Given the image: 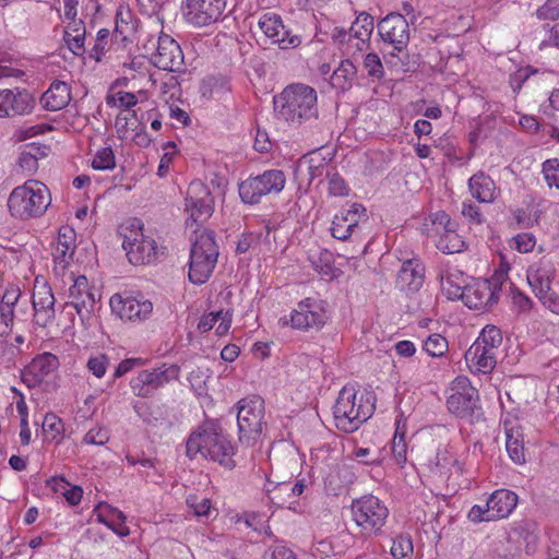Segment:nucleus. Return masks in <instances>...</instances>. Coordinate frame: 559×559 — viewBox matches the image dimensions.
Masks as SVG:
<instances>
[{"label": "nucleus", "instance_id": "cd10ccee", "mask_svg": "<svg viewBox=\"0 0 559 559\" xmlns=\"http://www.w3.org/2000/svg\"><path fill=\"white\" fill-rule=\"evenodd\" d=\"M264 401L259 395L247 399V439L257 441L262 435L264 423Z\"/></svg>", "mask_w": 559, "mask_h": 559}, {"label": "nucleus", "instance_id": "e2e57ef3", "mask_svg": "<svg viewBox=\"0 0 559 559\" xmlns=\"http://www.w3.org/2000/svg\"><path fill=\"white\" fill-rule=\"evenodd\" d=\"M467 518L473 523L495 521L491 515L490 509L487 508V501L485 504H475L469 510Z\"/></svg>", "mask_w": 559, "mask_h": 559}, {"label": "nucleus", "instance_id": "c03bdc74", "mask_svg": "<svg viewBox=\"0 0 559 559\" xmlns=\"http://www.w3.org/2000/svg\"><path fill=\"white\" fill-rule=\"evenodd\" d=\"M258 28L273 41L278 36V32L285 35L283 22L277 14H264L258 21Z\"/></svg>", "mask_w": 559, "mask_h": 559}, {"label": "nucleus", "instance_id": "39448f33", "mask_svg": "<svg viewBox=\"0 0 559 559\" xmlns=\"http://www.w3.org/2000/svg\"><path fill=\"white\" fill-rule=\"evenodd\" d=\"M373 405L362 396L357 397V391L352 385L344 386L333 407L335 425L344 432L357 430L362 423L371 417Z\"/></svg>", "mask_w": 559, "mask_h": 559}, {"label": "nucleus", "instance_id": "6e6552de", "mask_svg": "<svg viewBox=\"0 0 559 559\" xmlns=\"http://www.w3.org/2000/svg\"><path fill=\"white\" fill-rule=\"evenodd\" d=\"M179 372L180 368L177 365L166 364L151 370H142L131 379L130 388L134 395L148 397L171 380L178 379Z\"/></svg>", "mask_w": 559, "mask_h": 559}, {"label": "nucleus", "instance_id": "ea45409f", "mask_svg": "<svg viewBox=\"0 0 559 559\" xmlns=\"http://www.w3.org/2000/svg\"><path fill=\"white\" fill-rule=\"evenodd\" d=\"M473 344L479 345L498 356L499 347L502 344L501 331L495 325H486Z\"/></svg>", "mask_w": 559, "mask_h": 559}, {"label": "nucleus", "instance_id": "58836bf2", "mask_svg": "<svg viewBox=\"0 0 559 559\" xmlns=\"http://www.w3.org/2000/svg\"><path fill=\"white\" fill-rule=\"evenodd\" d=\"M373 31V17L367 12H360L349 28V36L366 44Z\"/></svg>", "mask_w": 559, "mask_h": 559}, {"label": "nucleus", "instance_id": "bb28decb", "mask_svg": "<svg viewBox=\"0 0 559 559\" xmlns=\"http://www.w3.org/2000/svg\"><path fill=\"white\" fill-rule=\"evenodd\" d=\"M396 283L402 290L416 292L424 283V267L416 259L406 260L399 273Z\"/></svg>", "mask_w": 559, "mask_h": 559}, {"label": "nucleus", "instance_id": "49530a36", "mask_svg": "<svg viewBox=\"0 0 559 559\" xmlns=\"http://www.w3.org/2000/svg\"><path fill=\"white\" fill-rule=\"evenodd\" d=\"M449 348V344L445 337L440 334H431L424 343L425 352L431 357L443 356Z\"/></svg>", "mask_w": 559, "mask_h": 559}, {"label": "nucleus", "instance_id": "aec40b11", "mask_svg": "<svg viewBox=\"0 0 559 559\" xmlns=\"http://www.w3.org/2000/svg\"><path fill=\"white\" fill-rule=\"evenodd\" d=\"M559 253L550 251L527 269V282L534 294H545L551 287L556 275L555 262Z\"/></svg>", "mask_w": 559, "mask_h": 559}, {"label": "nucleus", "instance_id": "dca6fc26", "mask_svg": "<svg viewBox=\"0 0 559 559\" xmlns=\"http://www.w3.org/2000/svg\"><path fill=\"white\" fill-rule=\"evenodd\" d=\"M286 178L282 170L271 169L247 180V203L257 204L263 195L280 193L285 187Z\"/></svg>", "mask_w": 559, "mask_h": 559}, {"label": "nucleus", "instance_id": "4d7b16f0", "mask_svg": "<svg viewBox=\"0 0 559 559\" xmlns=\"http://www.w3.org/2000/svg\"><path fill=\"white\" fill-rule=\"evenodd\" d=\"M63 39L68 48L75 55L82 56L85 52L84 40L85 34H72L70 31H64Z\"/></svg>", "mask_w": 559, "mask_h": 559}, {"label": "nucleus", "instance_id": "2eb2a0df", "mask_svg": "<svg viewBox=\"0 0 559 559\" xmlns=\"http://www.w3.org/2000/svg\"><path fill=\"white\" fill-rule=\"evenodd\" d=\"M35 105V97L26 88L14 87L0 91V118L29 115Z\"/></svg>", "mask_w": 559, "mask_h": 559}, {"label": "nucleus", "instance_id": "6e6d98bb", "mask_svg": "<svg viewBox=\"0 0 559 559\" xmlns=\"http://www.w3.org/2000/svg\"><path fill=\"white\" fill-rule=\"evenodd\" d=\"M354 455L360 463L367 465L380 464L382 461L381 451L378 449L357 448Z\"/></svg>", "mask_w": 559, "mask_h": 559}, {"label": "nucleus", "instance_id": "9b49d317", "mask_svg": "<svg viewBox=\"0 0 559 559\" xmlns=\"http://www.w3.org/2000/svg\"><path fill=\"white\" fill-rule=\"evenodd\" d=\"M378 33L384 43L393 46L390 55L394 58L409 41V25L404 15L390 13L378 23Z\"/></svg>", "mask_w": 559, "mask_h": 559}, {"label": "nucleus", "instance_id": "9d476101", "mask_svg": "<svg viewBox=\"0 0 559 559\" xmlns=\"http://www.w3.org/2000/svg\"><path fill=\"white\" fill-rule=\"evenodd\" d=\"M478 401V394L466 377L455 378L450 386V395L447 400L448 409L459 416L472 415Z\"/></svg>", "mask_w": 559, "mask_h": 559}, {"label": "nucleus", "instance_id": "052dcab7", "mask_svg": "<svg viewBox=\"0 0 559 559\" xmlns=\"http://www.w3.org/2000/svg\"><path fill=\"white\" fill-rule=\"evenodd\" d=\"M545 180L549 187L555 186L559 189V163L557 159H548L543 164Z\"/></svg>", "mask_w": 559, "mask_h": 559}, {"label": "nucleus", "instance_id": "a878e982", "mask_svg": "<svg viewBox=\"0 0 559 559\" xmlns=\"http://www.w3.org/2000/svg\"><path fill=\"white\" fill-rule=\"evenodd\" d=\"M59 366L57 356L50 353L41 354L35 357L28 365L24 373V381L27 384L36 385L44 381V379L53 372Z\"/></svg>", "mask_w": 559, "mask_h": 559}, {"label": "nucleus", "instance_id": "423d86ee", "mask_svg": "<svg viewBox=\"0 0 559 559\" xmlns=\"http://www.w3.org/2000/svg\"><path fill=\"white\" fill-rule=\"evenodd\" d=\"M186 211L189 217L186 226L193 235L200 234L205 227L203 224L212 216L214 200L211 191L201 180H193L187 191Z\"/></svg>", "mask_w": 559, "mask_h": 559}, {"label": "nucleus", "instance_id": "774afa93", "mask_svg": "<svg viewBox=\"0 0 559 559\" xmlns=\"http://www.w3.org/2000/svg\"><path fill=\"white\" fill-rule=\"evenodd\" d=\"M535 296L543 302L545 307H547L551 312L559 314V297L549 287L548 292L545 294H535Z\"/></svg>", "mask_w": 559, "mask_h": 559}, {"label": "nucleus", "instance_id": "603ef678", "mask_svg": "<svg viewBox=\"0 0 559 559\" xmlns=\"http://www.w3.org/2000/svg\"><path fill=\"white\" fill-rule=\"evenodd\" d=\"M106 103L108 106H120L130 109L138 104V97L133 93L117 92L116 94L107 95Z\"/></svg>", "mask_w": 559, "mask_h": 559}, {"label": "nucleus", "instance_id": "6ab92c4d", "mask_svg": "<svg viewBox=\"0 0 559 559\" xmlns=\"http://www.w3.org/2000/svg\"><path fill=\"white\" fill-rule=\"evenodd\" d=\"M55 295L51 287L45 280H35L32 305L34 310V323L46 328L55 320Z\"/></svg>", "mask_w": 559, "mask_h": 559}, {"label": "nucleus", "instance_id": "f257e3e1", "mask_svg": "<svg viewBox=\"0 0 559 559\" xmlns=\"http://www.w3.org/2000/svg\"><path fill=\"white\" fill-rule=\"evenodd\" d=\"M198 454L228 468L235 466L234 447L216 420H206L198 431L190 435L187 441V455L194 459Z\"/></svg>", "mask_w": 559, "mask_h": 559}, {"label": "nucleus", "instance_id": "680f3d73", "mask_svg": "<svg viewBox=\"0 0 559 559\" xmlns=\"http://www.w3.org/2000/svg\"><path fill=\"white\" fill-rule=\"evenodd\" d=\"M109 440V432L106 428L97 427L90 429L83 438L87 444L104 445Z\"/></svg>", "mask_w": 559, "mask_h": 559}, {"label": "nucleus", "instance_id": "393cba45", "mask_svg": "<svg viewBox=\"0 0 559 559\" xmlns=\"http://www.w3.org/2000/svg\"><path fill=\"white\" fill-rule=\"evenodd\" d=\"M503 428L506 432V449L510 459L515 464H524L525 452L522 426L516 418H506L503 420Z\"/></svg>", "mask_w": 559, "mask_h": 559}, {"label": "nucleus", "instance_id": "37998d69", "mask_svg": "<svg viewBox=\"0 0 559 559\" xmlns=\"http://www.w3.org/2000/svg\"><path fill=\"white\" fill-rule=\"evenodd\" d=\"M436 247L443 253L451 254L460 252L464 247V241L461 236L456 233V228L448 229L445 235L440 236L436 240Z\"/></svg>", "mask_w": 559, "mask_h": 559}, {"label": "nucleus", "instance_id": "69168bd1", "mask_svg": "<svg viewBox=\"0 0 559 559\" xmlns=\"http://www.w3.org/2000/svg\"><path fill=\"white\" fill-rule=\"evenodd\" d=\"M109 37V31L107 28H102L97 32V37L94 44V47L91 51V57L96 61H100L103 55L106 50L107 39Z\"/></svg>", "mask_w": 559, "mask_h": 559}, {"label": "nucleus", "instance_id": "2f4dec72", "mask_svg": "<svg viewBox=\"0 0 559 559\" xmlns=\"http://www.w3.org/2000/svg\"><path fill=\"white\" fill-rule=\"evenodd\" d=\"M518 496L508 489L496 490L487 499V508L490 509L493 520L507 518L516 507Z\"/></svg>", "mask_w": 559, "mask_h": 559}, {"label": "nucleus", "instance_id": "b1692460", "mask_svg": "<svg viewBox=\"0 0 559 559\" xmlns=\"http://www.w3.org/2000/svg\"><path fill=\"white\" fill-rule=\"evenodd\" d=\"M499 300L498 292L489 281H478L465 286L463 302L469 309L488 310Z\"/></svg>", "mask_w": 559, "mask_h": 559}, {"label": "nucleus", "instance_id": "412c9836", "mask_svg": "<svg viewBox=\"0 0 559 559\" xmlns=\"http://www.w3.org/2000/svg\"><path fill=\"white\" fill-rule=\"evenodd\" d=\"M109 305L112 312L124 321H143L153 311V304L150 300L131 296L123 297L120 294L111 296Z\"/></svg>", "mask_w": 559, "mask_h": 559}, {"label": "nucleus", "instance_id": "0e129e2a", "mask_svg": "<svg viewBox=\"0 0 559 559\" xmlns=\"http://www.w3.org/2000/svg\"><path fill=\"white\" fill-rule=\"evenodd\" d=\"M536 14L540 20H558L559 0H546V2L537 10Z\"/></svg>", "mask_w": 559, "mask_h": 559}, {"label": "nucleus", "instance_id": "c9c22d12", "mask_svg": "<svg viewBox=\"0 0 559 559\" xmlns=\"http://www.w3.org/2000/svg\"><path fill=\"white\" fill-rule=\"evenodd\" d=\"M48 147L31 143L25 145L19 157V166L26 173L32 174L38 168V159L47 156Z\"/></svg>", "mask_w": 559, "mask_h": 559}, {"label": "nucleus", "instance_id": "7c9ffc66", "mask_svg": "<svg viewBox=\"0 0 559 559\" xmlns=\"http://www.w3.org/2000/svg\"><path fill=\"white\" fill-rule=\"evenodd\" d=\"M95 512L97 520L120 537H126L130 534L129 528L124 525L126 515L122 511L105 502H100L95 508Z\"/></svg>", "mask_w": 559, "mask_h": 559}, {"label": "nucleus", "instance_id": "f704fd0d", "mask_svg": "<svg viewBox=\"0 0 559 559\" xmlns=\"http://www.w3.org/2000/svg\"><path fill=\"white\" fill-rule=\"evenodd\" d=\"M356 74L355 64L349 59H345L333 71L330 83L335 88L346 91L352 87Z\"/></svg>", "mask_w": 559, "mask_h": 559}, {"label": "nucleus", "instance_id": "f03ea898", "mask_svg": "<svg viewBox=\"0 0 559 559\" xmlns=\"http://www.w3.org/2000/svg\"><path fill=\"white\" fill-rule=\"evenodd\" d=\"M274 107L282 119L300 126L318 118L317 91L304 83H293L274 97Z\"/></svg>", "mask_w": 559, "mask_h": 559}, {"label": "nucleus", "instance_id": "20e7f679", "mask_svg": "<svg viewBox=\"0 0 559 559\" xmlns=\"http://www.w3.org/2000/svg\"><path fill=\"white\" fill-rule=\"evenodd\" d=\"M218 246L215 234L204 228L200 234L191 237L190 261L188 276L197 285L205 283L212 275L217 263Z\"/></svg>", "mask_w": 559, "mask_h": 559}, {"label": "nucleus", "instance_id": "a18cd8bd", "mask_svg": "<svg viewBox=\"0 0 559 559\" xmlns=\"http://www.w3.org/2000/svg\"><path fill=\"white\" fill-rule=\"evenodd\" d=\"M542 111L545 116L549 118L557 119L559 117V90H554L549 97L547 103H544L542 105ZM551 138L555 139L559 143V127H552L551 128Z\"/></svg>", "mask_w": 559, "mask_h": 559}, {"label": "nucleus", "instance_id": "1a4fd4ad", "mask_svg": "<svg viewBox=\"0 0 559 559\" xmlns=\"http://www.w3.org/2000/svg\"><path fill=\"white\" fill-rule=\"evenodd\" d=\"M122 247L130 263L134 265L153 263L158 254L156 240L144 235L142 227L138 230H130L128 235H124Z\"/></svg>", "mask_w": 559, "mask_h": 559}, {"label": "nucleus", "instance_id": "79ce46f5", "mask_svg": "<svg viewBox=\"0 0 559 559\" xmlns=\"http://www.w3.org/2000/svg\"><path fill=\"white\" fill-rule=\"evenodd\" d=\"M48 484L52 487L55 491H60L70 504L76 506L80 503L83 495V490L81 487L73 486L70 489H67L69 483L61 476L52 477L48 481Z\"/></svg>", "mask_w": 559, "mask_h": 559}, {"label": "nucleus", "instance_id": "13d9d810", "mask_svg": "<svg viewBox=\"0 0 559 559\" xmlns=\"http://www.w3.org/2000/svg\"><path fill=\"white\" fill-rule=\"evenodd\" d=\"M86 367L96 378H103L108 367V357L105 354L92 356L88 358Z\"/></svg>", "mask_w": 559, "mask_h": 559}, {"label": "nucleus", "instance_id": "8fccbe9b", "mask_svg": "<svg viewBox=\"0 0 559 559\" xmlns=\"http://www.w3.org/2000/svg\"><path fill=\"white\" fill-rule=\"evenodd\" d=\"M329 181V193L333 197H344L348 194V188L344 179L340 176V174L333 168L332 170L326 171V177Z\"/></svg>", "mask_w": 559, "mask_h": 559}, {"label": "nucleus", "instance_id": "5fc2aeb1", "mask_svg": "<svg viewBox=\"0 0 559 559\" xmlns=\"http://www.w3.org/2000/svg\"><path fill=\"white\" fill-rule=\"evenodd\" d=\"M453 275L448 274L443 276L441 280V287L443 293L448 296L449 299H462L465 295V286H461L455 284L453 281Z\"/></svg>", "mask_w": 559, "mask_h": 559}, {"label": "nucleus", "instance_id": "4c0bfd02", "mask_svg": "<svg viewBox=\"0 0 559 559\" xmlns=\"http://www.w3.org/2000/svg\"><path fill=\"white\" fill-rule=\"evenodd\" d=\"M429 219L431 225L430 227L427 225L426 230L427 235L433 238L435 241L439 239L440 236L445 235L448 229L457 227V224L453 222L444 211L432 213Z\"/></svg>", "mask_w": 559, "mask_h": 559}, {"label": "nucleus", "instance_id": "e433bc0d", "mask_svg": "<svg viewBox=\"0 0 559 559\" xmlns=\"http://www.w3.org/2000/svg\"><path fill=\"white\" fill-rule=\"evenodd\" d=\"M221 321L216 326V334L224 335L228 332L230 328V318L228 312L223 313V311L210 312L201 317L198 323V330L201 333H205L214 328V325Z\"/></svg>", "mask_w": 559, "mask_h": 559}, {"label": "nucleus", "instance_id": "c756f323", "mask_svg": "<svg viewBox=\"0 0 559 559\" xmlns=\"http://www.w3.org/2000/svg\"><path fill=\"white\" fill-rule=\"evenodd\" d=\"M71 100L70 87L66 82L55 80L41 95L40 105L49 111L64 108Z\"/></svg>", "mask_w": 559, "mask_h": 559}, {"label": "nucleus", "instance_id": "5701e85b", "mask_svg": "<svg viewBox=\"0 0 559 559\" xmlns=\"http://www.w3.org/2000/svg\"><path fill=\"white\" fill-rule=\"evenodd\" d=\"M362 217H366V209L358 203L350 204L349 209H344L335 215L331 227L332 236L340 240H347L359 228Z\"/></svg>", "mask_w": 559, "mask_h": 559}, {"label": "nucleus", "instance_id": "09e8293b", "mask_svg": "<svg viewBox=\"0 0 559 559\" xmlns=\"http://www.w3.org/2000/svg\"><path fill=\"white\" fill-rule=\"evenodd\" d=\"M92 166L94 169H97V170L114 169L116 166V158H115L112 148L111 147L100 148L96 153V155L92 162Z\"/></svg>", "mask_w": 559, "mask_h": 559}, {"label": "nucleus", "instance_id": "f3484780", "mask_svg": "<svg viewBox=\"0 0 559 559\" xmlns=\"http://www.w3.org/2000/svg\"><path fill=\"white\" fill-rule=\"evenodd\" d=\"M326 321L325 311L320 301L306 298L298 302L290 313V323L294 329L310 331L320 330Z\"/></svg>", "mask_w": 559, "mask_h": 559}, {"label": "nucleus", "instance_id": "4468645a", "mask_svg": "<svg viewBox=\"0 0 559 559\" xmlns=\"http://www.w3.org/2000/svg\"><path fill=\"white\" fill-rule=\"evenodd\" d=\"M226 8V0H186L185 17L191 25L203 27L216 23Z\"/></svg>", "mask_w": 559, "mask_h": 559}, {"label": "nucleus", "instance_id": "de8ad7c7", "mask_svg": "<svg viewBox=\"0 0 559 559\" xmlns=\"http://www.w3.org/2000/svg\"><path fill=\"white\" fill-rule=\"evenodd\" d=\"M391 555L395 559H411L413 555V542L409 536H397L391 547Z\"/></svg>", "mask_w": 559, "mask_h": 559}, {"label": "nucleus", "instance_id": "4be33fe9", "mask_svg": "<svg viewBox=\"0 0 559 559\" xmlns=\"http://www.w3.org/2000/svg\"><path fill=\"white\" fill-rule=\"evenodd\" d=\"M21 298V289L13 283L0 282V337H8L13 329L15 307Z\"/></svg>", "mask_w": 559, "mask_h": 559}, {"label": "nucleus", "instance_id": "c85d7f7f", "mask_svg": "<svg viewBox=\"0 0 559 559\" xmlns=\"http://www.w3.org/2000/svg\"><path fill=\"white\" fill-rule=\"evenodd\" d=\"M75 234L74 230L68 227L60 228L55 248L52 252L53 261L61 269L68 267L71 263L75 250Z\"/></svg>", "mask_w": 559, "mask_h": 559}, {"label": "nucleus", "instance_id": "7ed1b4c3", "mask_svg": "<svg viewBox=\"0 0 559 559\" xmlns=\"http://www.w3.org/2000/svg\"><path fill=\"white\" fill-rule=\"evenodd\" d=\"M50 203L49 189L43 182L33 179L14 188L8 199L10 214L19 219L43 216Z\"/></svg>", "mask_w": 559, "mask_h": 559}, {"label": "nucleus", "instance_id": "473e14b6", "mask_svg": "<svg viewBox=\"0 0 559 559\" xmlns=\"http://www.w3.org/2000/svg\"><path fill=\"white\" fill-rule=\"evenodd\" d=\"M472 195L481 203H492L497 195L495 181L486 174L479 171L468 180Z\"/></svg>", "mask_w": 559, "mask_h": 559}, {"label": "nucleus", "instance_id": "864d4df0", "mask_svg": "<svg viewBox=\"0 0 559 559\" xmlns=\"http://www.w3.org/2000/svg\"><path fill=\"white\" fill-rule=\"evenodd\" d=\"M364 69L372 79L380 80L384 75L383 64L380 57L374 52H369L364 59Z\"/></svg>", "mask_w": 559, "mask_h": 559}, {"label": "nucleus", "instance_id": "3c124183", "mask_svg": "<svg viewBox=\"0 0 559 559\" xmlns=\"http://www.w3.org/2000/svg\"><path fill=\"white\" fill-rule=\"evenodd\" d=\"M43 430L50 435L51 440H60L63 432V424L57 415L48 413L43 420Z\"/></svg>", "mask_w": 559, "mask_h": 559}, {"label": "nucleus", "instance_id": "0eeeda50", "mask_svg": "<svg viewBox=\"0 0 559 559\" xmlns=\"http://www.w3.org/2000/svg\"><path fill=\"white\" fill-rule=\"evenodd\" d=\"M353 519L368 534H379L384 526L389 510L374 496H364L352 504Z\"/></svg>", "mask_w": 559, "mask_h": 559}, {"label": "nucleus", "instance_id": "a19ab883", "mask_svg": "<svg viewBox=\"0 0 559 559\" xmlns=\"http://www.w3.org/2000/svg\"><path fill=\"white\" fill-rule=\"evenodd\" d=\"M305 163H307V169L310 182L317 178L326 177V171L332 170V167L328 159L317 151L310 153L308 156H304Z\"/></svg>", "mask_w": 559, "mask_h": 559}, {"label": "nucleus", "instance_id": "bf43d9fd", "mask_svg": "<svg viewBox=\"0 0 559 559\" xmlns=\"http://www.w3.org/2000/svg\"><path fill=\"white\" fill-rule=\"evenodd\" d=\"M513 247L521 253L531 252L535 245L536 239L531 233H521L512 238Z\"/></svg>", "mask_w": 559, "mask_h": 559}, {"label": "nucleus", "instance_id": "338daca9", "mask_svg": "<svg viewBox=\"0 0 559 559\" xmlns=\"http://www.w3.org/2000/svg\"><path fill=\"white\" fill-rule=\"evenodd\" d=\"M284 34L278 32L274 43H278L283 49L295 48L300 45L301 39L298 35L292 34L289 29L284 26Z\"/></svg>", "mask_w": 559, "mask_h": 559}, {"label": "nucleus", "instance_id": "72a5a7b5", "mask_svg": "<svg viewBox=\"0 0 559 559\" xmlns=\"http://www.w3.org/2000/svg\"><path fill=\"white\" fill-rule=\"evenodd\" d=\"M498 356L479 345H472L465 353L469 368L481 373H489L496 367Z\"/></svg>", "mask_w": 559, "mask_h": 559}, {"label": "nucleus", "instance_id": "f8f14e48", "mask_svg": "<svg viewBox=\"0 0 559 559\" xmlns=\"http://www.w3.org/2000/svg\"><path fill=\"white\" fill-rule=\"evenodd\" d=\"M278 471L280 466L272 467L265 490L274 504L283 507L293 497L290 479L297 471V460L294 451H290L287 456L286 474L281 477Z\"/></svg>", "mask_w": 559, "mask_h": 559}, {"label": "nucleus", "instance_id": "ddd939ff", "mask_svg": "<svg viewBox=\"0 0 559 559\" xmlns=\"http://www.w3.org/2000/svg\"><path fill=\"white\" fill-rule=\"evenodd\" d=\"M68 298L69 300L66 306H71L75 309L82 324H90L97 299L95 292L88 287V281L85 275H79L73 278Z\"/></svg>", "mask_w": 559, "mask_h": 559}, {"label": "nucleus", "instance_id": "a211bd4d", "mask_svg": "<svg viewBox=\"0 0 559 559\" xmlns=\"http://www.w3.org/2000/svg\"><path fill=\"white\" fill-rule=\"evenodd\" d=\"M152 63L164 71L179 72L185 66L179 44L169 35L162 34L156 41V51L152 55Z\"/></svg>", "mask_w": 559, "mask_h": 559}]
</instances>
